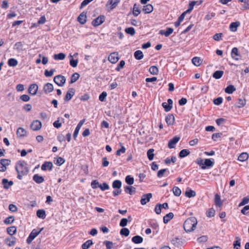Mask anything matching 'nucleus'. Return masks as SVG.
Here are the masks:
<instances>
[{
    "instance_id": "nucleus-1",
    "label": "nucleus",
    "mask_w": 249,
    "mask_h": 249,
    "mask_svg": "<svg viewBox=\"0 0 249 249\" xmlns=\"http://www.w3.org/2000/svg\"><path fill=\"white\" fill-rule=\"evenodd\" d=\"M15 169L18 173L17 178L22 179V177L27 175L29 170L27 163L24 160H19L16 163Z\"/></svg>"
},
{
    "instance_id": "nucleus-2",
    "label": "nucleus",
    "mask_w": 249,
    "mask_h": 249,
    "mask_svg": "<svg viewBox=\"0 0 249 249\" xmlns=\"http://www.w3.org/2000/svg\"><path fill=\"white\" fill-rule=\"evenodd\" d=\"M197 223V221L195 217H189L184 223V229L187 232H191L196 229Z\"/></svg>"
},
{
    "instance_id": "nucleus-3",
    "label": "nucleus",
    "mask_w": 249,
    "mask_h": 249,
    "mask_svg": "<svg viewBox=\"0 0 249 249\" xmlns=\"http://www.w3.org/2000/svg\"><path fill=\"white\" fill-rule=\"evenodd\" d=\"M43 230V228L40 229L38 231L36 229L33 230L26 240L27 243L28 244H31L32 241Z\"/></svg>"
},
{
    "instance_id": "nucleus-4",
    "label": "nucleus",
    "mask_w": 249,
    "mask_h": 249,
    "mask_svg": "<svg viewBox=\"0 0 249 249\" xmlns=\"http://www.w3.org/2000/svg\"><path fill=\"white\" fill-rule=\"evenodd\" d=\"M66 79L64 76L58 75L54 77L53 81L58 86L62 87L66 82Z\"/></svg>"
},
{
    "instance_id": "nucleus-5",
    "label": "nucleus",
    "mask_w": 249,
    "mask_h": 249,
    "mask_svg": "<svg viewBox=\"0 0 249 249\" xmlns=\"http://www.w3.org/2000/svg\"><path fill=\"white\" fill-rule=\"evenodd\" d=\"M106 17L104 15H100L92 21V25L94 27H97L102 24L105 21Z\"/></svg>"
},
{
    "instance_id": "nucleus-6",
    "label": "nucleus",
    "mask_w": 249,
    "mask_h": 249,
    "mask_svg": "<svg viewBox=\"0 0 249 249\" xmlns=\"http://www.w3.org/2000/svg\"><path fill=\"white\" fill-rule=\"evenodd\" d=\"M75 90L73 88H70L65 95L64 100L66 102L70 101L74 95Z\"/></svg>"
},
{
    "instance_id": "nucleus-7",
    "label": "nucleus",
    "mask_w": 249,
    "mask_h": 249,
    "mask_svg": "<svg viewBox=\"0 0 249 249\" xmlns=\"http://www.w3.org/2000/svg\"><path fill=\"white\" fill-rule=\"evenodd\" d=\"M42 126L41 122L38 120H34L31 124L30 127L34 131H38L40 130Z\"/></svg>"
},
{
    "instance_id": "nucleus-8",
    "label": "nucleus",
    "mask_w": 249,
    "mask_h": 249,
    "mask_svg": "<svg viewBox=\"0 0 249 249\" xmlns=\"http://www.w3.org/2000/svg\"><path fill=\"white\" fill-rule=\"evenodd\" d=\"M152 197V193H148L144 194L142 196L141 203L142 205H145L147 202L150 201V199Z\"/></svg>"
},
{
    "instance_id": "nucleus-9",
    "label": "nucleus",
    "mask_w": 249,
    "mask_h": 249,
    "mask_svg": "<svg viewBox=\"0 0 249 249\" xmlns=\"http://www.w3.org/2000/svg\"><path fill=\"white\" fill-rule=\"evenodd\" d=\"M173 103V100L171 99H168L167 100V103L166 102L162 103V106L166 112L169 111L172 108Z\"/></svg>"
},
{
    "instance_id": "nucleus-10",
    "label": "nucleus",
    "mask_w": 249,
    "mask_h": 249,
    "mask_svg": "<svg viewBox=\"0 0 249 249\" xmlns=\"http://www.w3.org/2000/svg\"><path fill=\"white\" fill-rule=\"evenodd\" d=\"M179 140V137L178 136L174 137L169 141L168 143V147L170 149L175 148L176 144L178 142Z\"/></svg>"
},
{
    "instance_id": "nucleus-11",
    "label": "nucleus",
    "mask_w": 249,
    "mask_h": 249,
    "mask_svg": "<svg viewBox=\"0 0 249 249\" xmlns=\"http://www.w3.org/2000/svg\"><path fill=\"white\" fill-rule=\"evenodd\" d=\"M85 121H86L85 119H84L81 120L78 124L77 126L76 127L75 130L74 131L73 134V137L74 140H76V139L77 137V135L79 133V130H80L81 126L83 125V124L85 123Z\"/></svg>"
},
{
    "instance_id": "nucleus-12",
    "label": "nucleus",
    "mask_w": 249,
    "mask_h": 249,
    "mask_svg": "<svg viewBox=\"0 0 249 249\" xmlns=\"http://www.w3.org/2000/svg\"><path fill=\"white\" fill-rule=\"evenodd\" d=\"M214 162L212 160V159H206L205 160L204 165L201 166L202 169L210 168L214 165Z\"/></svg>"
},
{
    "instance_id": "nucleus-13",
    "label": "nucleus",
    "mask_w": 249,
    "mask_h": 249,
    "mask_svg": "<svg viewBox=\"0 0 249 249\" xmlns=\"http://www.w3.org/2000/svg\"><path fill=\"white\" fill-rule=\"evenodd\" d=\"M53 167V163L51 161H45L42 165L41 169L42 171H46L47 169L49 171L52 170Z\"/></svg>"
},
{
    "instance_id": "nucleus-14",
    "label": "nucleus",
    "mask_w": 249,
    "mask_h": 249,
    "mask_svg": "<svg viewBox=\"0 0 249 249\" xmlns=\"http://www.w3.org/2000/svg\"><path fill=\"white\" fill-rule=\"evenodd\" d=\"M38 90V86L36 84H32L28 88V92L32 95H36Z\"/></svg>"
},
{
    "instance_id": "nucleus-15",
    "label": "nucleus",
    "mask_w": 249,
    "mask_h": 249,
    "mask_svg": "<svg viewBox=\"0 0 249 249\" xmlns=\"http://www.w3.org/2000/svg\"><path fill=\"white\" fill-rule=\"evenodd\" d=\"M53 86L52 84L47 83L44 85L43 90L46 94H48L53 91Z\"/></svg>"
},
{
    "instance_id": "nucleus-16",
    "label": "nucleus",
    "mask_w": 249,
    "mask_h": 249,
    "mask_svg": "<svg viewBox=\"0 0 249 249\" xmlns=\"http://www.w3.org/2000/svg\"><path fill=\"white\" fill-rule=\"evenodd\" d=\"M77 21L81 24H84L87 21L86 13L84 12L81 13L77 18Z\"/></svg>"
},
{
    "instance_id": "nucleus-17",
    "label": "nucleus",
    "mask_w": 249,
    "mask_h": 249,
    "mask_svg": "<svg viewBox=\"0 0 249 249\" xmlns=\"http://www.w3.org/2000/svg\"><path fill=\"white\" fill-rule=\"evenodd\" d=\"M165 121L168 125H173L175 123V117L173 114H169L165 118Z\"/></svg>"
},
{
    "instance_id": "nucleus-18",
    "label": "nucleus",
    "mask_w": 249,
    "mask_h": 249,
    "mask_svg": "<svg viewBox=\"0 0 249 249\" xmlns=\"http://www.w3.org/2000/svg\"><path fill=\"white\" fill-rule=\"evenodd\" d=\"M119 57L118 56V53H111L108 56V60L111 63H115L119 60Z\"/></svg>"
},
{
    "instance_id": "nucleus-19",
    "label": "nucleus",
    "mask_w": 249,
    "mask_h": 249,
    "mask_svg": "<svg viewBox=\"0 0 249 249\" xmlns=\"http://www.w3.org/2000/svg\"><path fill=\"white\" fill-rule=\"evenodd\" d=\"M1 183L5 189H8L10 186L13 185L14 182L12 180L8 181L7 179L3 178L2 179Z\"/></svg>"
},
{
    "instance_id": "nucleus-20",
    "label": "nucleus",
    "mask_w": 249,
    "mask_h": 249,
    "mask_svg": "<svg viewBox=\"0 0 249 249\" xmlns=\"http://www.w3.org/2000/svg\"><path fill=\"white\" fill-rule=\"evenodd\" d=\"M174 30L173 28L170 27H167L166 30L164 31L163 30H160L159 34L161 35H164L166 37L169 36L171 34L173 33Z\"/></svg>"
},
{
    "instance_id": "nucleus-21",
    "label": "nucleus",
    "mask_w": 249,
    "mask_h": 249,
    "mask_svg": "<svg viewBox=\"0 0 249 249\" xmlns=\"http://www.w3.org/2000/svg\"><path fill=\"white\" fill-rule=\"evenodd\" d=\"M171 242L175 247H178L182 245L181 239L178 237H174L171 240Z\"/></svg>"
},
{
    "instance_id": "nucleus-22",
    "label": "nucleus",
    "mask_w": 249,
    "mask_h": 249,
    "mask_svg": "<svg viewBox=\"0 0 249 249\" xmlns=\"http://www.w3.org/2000/svg\"><path fill=\"white\" fill-rule=\"evenodd\" d=\"M124 192L130 195H133L136 192V188L132 186H125L124 187Z\"/></svg>"
},
{
    "instance_id": "nucleus-23",
    "label": "nucleus",
    "mask_w": 249,
    "mask_h": 249,
    "mask_svg": "<svg viewBox=\"0 0 249 249\" xmlns=\"http://www.w3.org/2000/svg\"><path fill=\"white\" fill-rule=\"evenodd\" d=\"M240 23L239 21H235L231 22L230 25V30L231 32H236L237 30V28L240 26Z\"/></svg>"
},
{
    "instance_id": "nucleus-24",
    "label": "nucleus",
    "mask_w": 249,
    "mask_h": 249,
    "mask_svg": "<svg viewBox=\"0 0 249 249\" xmlns=\"http://www.w3.org/2000/svg\"><path fill=\"white\" fill-rule=\"evenodd\" d=\"M33 179L37 184H40L44 181V178L38 174L34 175L33 177Z\"/></svg>"
},
{
    "instance_id": "nucleus-25",
    "label": "nucleus",
    "mask_w": 249,
    "mask_h": 249,
    "mask_svg": "<svg viewBox=\"0 0 249 249\" xmlns=\"http://www.w3.org/2000/svg\"><path fill=\"white\" fill-rule=\"evenodd\" d=\"M246 104V100L245 98H239L235 106L238 108H242Z\"/></svg>"
},
{
    "instance_id": "nucleus-26",
    "label": "nucleus",
    "mask_w": 249,
    "mask_h": 249,
    "mask_svg": "<svg viewBox=\"0 0 249 249\" xmlns=\"http://www.w3.org/2000/svg\"><path fill=\"white\" fill-rule=\"evenodd\" d=\"M142 10L145 14L150 13L153 10V6L150 4H146L143 6Z\"/></svg>"
},
{
    "instance_id": "nucleus-27",
    "label": "nucleus",
    "mask_w": 249,
    "mask_h": 249,
    "mask_svg": "<svg viewBox=\"0 0 249 249\" xmlns=\"http://www.w3.org/2000/svg\"><path fill=\"white\" fill-rule=\"evenodd\" d=\"M36 215L38 218L44 219L46 218V212L44 209L38 210L36 212Z\"/></svg>"
},
{
    "instance_id": "nucleus-28",
    "label": "nucleus",
    "mask_w": 249,
    "mask_h": 249,
    "mask_svg": "<svg viewBox=\"0 0 249 249\" xmlns=\"http://www.w3.org/2000/svg\"><path fill=\"white\" fill-rule=\"evenodd\" d=\"M174 217V213L172 212H170L167 214H166L163 217V222L165 224H167L169 221H170Z\"/></svg>"
},
{
    "instance_id": "nucleus-29",
    "label": "nucleus",
    "mask_w": 249,
    "mask_h": 249,
    "mask_svg": "<svg viewBox=\"0 0 249 249\" xmlns=\"http://www.w3.org/2000/svg\"><path fill=\"white\" fill-rule=\"evenodd\" d=\"M214 197L215 205L217 206L221 207L223 204V201L221 200L220 196L217 194L215 195Z\"/></svg>"
},
{
    "instance_id": "nucleus-30",
    "label": "nucleus",
    "mask_w": 249,
    "mask_h": 249,
    "mask_svg": "<svg viewBox=\"0 0 249 249\" xmlns=\"http://www.w3.org/2000/svg\"><path fill=\"white\" fill-rule=\"evenodd\" d=\"M190 154V152L189 150L187 149H184L181 150L178 156L180 158H183L187 156H188Z\"/></svg>"
},
{
    "instance_id": "nucleus-31",
    "label": "nucleus",
    "mask_w": 249,
    "mask_h": 249,
    "mask_svg": "<svg viewBox=\"0 0 249 249\" xmlns=\"http://www.w3.org/2000/svg\"><path fill=\"white\" fill-rule=\"evenodd\" d=\"M132 241L135 244H140L143 241V238L140 235H136L132 238Z\"/></svg>"
},
{
    "instance_id": "nucleus-32",
    "label": "nucleus",
    "mask_w": 249,
    "mask_h": 249,
    "mask_svg": "<svg viewBox=\"0 0 249 249\" xmlns=\"http://www.w3.org/2000/svg\"><path fill=\"white\" fill-rule=\"evenodd\" d=\"M224 71H216L213 74V77L216 79H219L222 77Z\"/></svg>"
},
{
    "instance_id": "nucleus-33",
    "label": "nucleus",
    "mask_w": 249,
    "mask_h": 249,
    "mask_svg": "<svg viewBox=\"0 0 249 249\" xmlns=\"http://www.w3.org/2000/svg\"><path fill=\"white\" fill-rule=\"evenodd\" d=\"M192 61L194 65L197 67L200 66L202 62V59L198 57H193V59H192Z\"/></svg>"
},
{
    "instance_id": "nucleus-34",
    "label": "nucleus",
    "mask_w": 249,
    "mask_h": 249,
    "mask_svg": "<svg viewBox=\"0 0 249 249\" xmlns=\"http://www.w3.org/2000/svg\"><path fill=\"white\" fill-rule=\"evenodd\" d=\"M134 56L136 59L141 60L143 58V54L142 52L140 50H137L134 53Z\"/></svg>"
},
{
    "instance_id": "nucleus-35",
    "label": "nucleus",
    "mask_w": 249,
    "mask_h": 249,
    "mask_svg": "<svg viewBox=\"0 0 249 249\" xmlns=\"http://www.w3.org/2000/svg\"><path fill=\"white\" fill-rule=\"evenodd\" d=\"M17 134L20 137L25 136L26 135V131L22 127H19L17 130Z\"/></svg>"
},
{
    "instance_id": "nucleus-36",
    "label": "nucleus",
    "mask_w": 249,
    "mask_h": 249,
    "mask_svg": "<svg viewBox=\"0 0 249 249\" xmlns=\"http://www.w3.org/2000/svg\"><path fill=\"white\" fill-rule=\"evenodd\" d=\"M16 242V239L14 237H11L6 238V244L10 247L14 245Z\"/></svg>"
},
{
    "instance_id": "nucleus-37",
    "label": "nucleus",
    "mask_w": 249,
    "mask_h": 249,
    "mask_svg": "<svg viewBox=\"0 0 249 249\" xmlns=\"http://www.w3.org/2000/svg\"><path fill=\"white\" fill-rule=\"evenodd\" d=\"M236 89L234 87V86L232 85H229L227 86L225 89V91L226 93L228 94H231L234 91H235Z\"/></svg>"
},
{
    "instance_id": "nucleus-38",
    "label": "nucleus",
    "mask_w": 249,
    "mask_h": 249,
    "mask_svg": "<svg viewBox=\"0 0 249 249\" xmlns=\"http://www.w3.org/2000/svg\"><path fill=\"white\" fill-rule=\"evenodd\" d=\"M249 158V155L247 153L243 152L238 157V160L240 161H244Z\"/></svg>"
},
{
    "instance_id": "nucleus-39",
    "label": "nucleus",
    "mask_w": 249,
    "mask_h": 249,
    "mask_svg": "<svg viewBox=\"0 0 249 249\" xmlns=\"http://www.w3.org/2000/svg\"><path fill=\"white\" fill-rule=\"evenodd\" d=\"M66 54L63 53H60L58 54H55L53 55V58L55 60H64L66 57Z\"/></svg>"
},
{
    "instance_id": "nucleus-40",
    "label": "nucleus",
    "mask_w": 249,
    "mask_h": 249,
    "mask_svg": "<svg viewBox=\"0 0 249 249\" xmlns=\"http://www.w3.org/2000/svg\"><path fill=\"white\" fill-rule=\"evenodd\" d=\"M154 149L151 148L149 149L147 152V156L149 160H152L154 157Z\"/></svg>"
},
{
    "instance_id": "nucleus-41",
    "label": "nucleus",
    "mask_w": 249,
    "mask_h": 249,
    "mask_svg": "<svg viewBox=\"0 0 249 249\" xmlns=\"http://www.w3.org/2000/svg\"><path fill=\"white\" fill-rule=\"evenodd\" d=\"M93 244V242L91 240H88L82 244V249H88Z\"/></svg>"
},
{
    "instance_id": "nucleus-42",
    "label": "nucleus",
    "mask_w": 249,
    "mask_h": 249,
    "mask_svg": "<svg viewBox=\"0 0 249 249\" xmlns=\"http://www.w3.org/2000/svg\"><path fill=\"white\" fill-rule=\"evenodd\" d=\"M149 72L153 75H157L159 72L158 68L155 66H152L149 68Z\"/></svg>"
},
{
    "instance_id": "nucleus-43",
    "label": "nucleus",
    "mask_w": 249,
    "mask_h": 249,
    "mask_svg": "<svg viewBox=\"0 0 249 249\" xmlns=\"http://www.w3.org/2000/svg\"><path fill=\"white\" fill-rule=\"evenodd\" d=\"M7 232L10 235H14L17 232V228L15 226L8 227L7 228Z\"/></svg>"
},
{
    "instance_id": "nucleus-44",
    "label": "nucleus",
    "mask_w": 249,
    "mask_h": 249,
    "mask_svg": "<svg viewBox=\"0 0 249 249\" xmlns=\"http://www.w3.org/2000/svg\"><path fill=\"white\" fill-rule=\"evenodd\" d=\"M80 77V74L77 72L74 73L71 76L70 84L75 82Z\"/></svg>"
},
{
    "instance_id": "nucleus-45",
    "label": "nucleus",
    "mask_w": 249,
    "mask_h": 249,
    "mask_svg": "<svg viewBox=\"0 0 249 249\" xmlns=\"http://www.w3.org/2000/svg\"><path fill=\"white\" fill-rule=\"evenodd\" d=\"M185 195L186 196L189 198H191L194 197L196 195V193L195 191L190 189L189 190L186 191Z\"/></svg>"
},
{
    "instance_id": "nucleus-46",
    "label": "nucleus",
    "mask_w": 249,
    "mask_h": 249,
    "mask_svg": "<svg viewBox=\"0 0 249 249\" xmlns=\"http://www.w3.org/2000/svg\"><path fill=\"white\" fill-rule=\"evenodd\" d=\"M233 245L235 249H239L241 246V239L239 237H236V240L234 241Z\"/></svg>"
},
{
    "instance_id": "nucleus-47",
    "label": "nucleus",
    "mask_w": 249,
    "mask_h": 249,
    "mask_svg": "<svg viewBox=\"0 0 249 249\" xmlns=\"http://www.w3.org/2000/svg\"><path fill=\"white\" fill-rule=\"evenodd\" d=\"M18 64V62L17 59L15 58H10L8 60V65L10 67H15Z\"/></svg>"
},
{
    "instance_id": "nucleus-48",
    "label": "nucleus",
    "mask_w": 249,
    "mask_h": 249,
    "mask_svg": "<svg viewBox=\"0 0 249 249\" xmlns=\"http://www.w3.org/2000/svg\"><path fill=\"white\" fill-rule=\"evenodd\" d=\"M122 186V182L120 180H115L112 183V187L114 189H120Z\"/></svg>"
},
{
    "instance_id": "nucleus-49",
    "label": "nucleus",
    "mask_w": 249,
    "mask_h": 249,
    "mask_svg": "<svg viewBox=\"0 0 249 249\" xmlns=\"http://www.w3.org/2000/svg\"><path fill=\"white\" fill-rule=\"evenodd\" d=\"M141 13V10L137 4H134L133 6V14L134 16L137 17Z\"/></svg>"
},
{
    "instance_id": "nucleus-50",
    "label": "nucleus",
    "mask_w": 249,
    "mask_h": 249,
    "mask_svg": "<svg viewBox=\"0 0 249 249\" xmlns=\"http://www.w3.org/2000/svg\"><path fill=\"white\" fill-rule=\"evenodd\" d=\"M120 233L121 235L127 237L129 235L130 231L128 229L124 227L120 230Z\"/></svg>"
},
{
    "instance_id": "nucleus-51",
    "label": "nucleus",
    "mask_w": 249,
    "mask_h": 249,
    "mask_svg": "<svg viewBox=\"0 0 249 249\" xmlns=\"http://www.w3.org/2000/svg\"><path fill=\"white\" fill-rule=\"evenodd\" d=\"M125 32L126 34L130 35L131 36H134L135 33V29L133 27H128L125 29Z\"/></svg>"
},
{
    "instance_id": "nucleus-52",
    "label": "nucleus",
    "mask_w": 249,
    "mask_h": 249,
    "mask_svg": "<svg viewBox=\"0 0 249 249\" xmlns=\"http://www.w3.org/2000/svg\"><path fill=\"white\" fill-rule=\"evenodd\" d=\"M125 182L129 185H131L134 183V178L130 175H128L125 178Z\"/></svg>"
},
{
    "instance_id": "nucleus-53",
    "label": "nucleus",
    "mask_w": 249,
    "mask_h": 249,
    "mask_svg": "<svg viewBox=\"0 0 249 249\" xmlns=\"http://www.w3.org/2000/svg\"><path fill=\"white\" fill-rule=\"evenodd\" d=\"M120 1V0H109L108 2L111 5V9H113L117 6Z\"/></svg>"
},
{
    "instance_id": "nucleus-54",
    "label": "nucleus",
    "mask_w": 249,
    "mask_h": 249,
    "mask_svg": "<svg viewBox=\"0 0 249 249\" xmlns=\"http://www.w3.org/2000/svg\"><path fill=\"white\" fill-rule=\"evenodd\" d=\"M231 55V57L233 59H234L236 60H238L239 59L238 58H235L233 56V55H235L236 56L239 55V54L238 53V50L236 47H234L232 49Z\"/></svg>"
},
{
    "instance_id": "nucleus-55",
    "label": "nucleus",
    "mask_w": 249,
    "mask_h": 249,
    "mask_svg": "<svg viewBox=\"0 0 249 249\" xmlns=\"http://www.w3.org/2000/svg\"><path fill=\"white\" fill-rule=\"evenodd\" d=\"M173 192L175 196H179L181 195V191L178 187L175 186L173 188Z\"/></svg>"
},
{
    "instance_id": "nucleus-56",
    "label": "nucleus",
    "mask_w": 249,
    "mask_h": 249,
    "mask_svg": "<svg viewBox=\"0 0 249 249\" xmlns=\"http://www.w3.org/2000/svg\"><path fill=\"white\" fill-rule=\"evenodd\" d=\"M15 217L14 216H10L4 220V223L7 225L11 224L13 223Z\"/></svg>"
},
{
    "instance_id": "nucleus-57",
    "label": "nucleus",
    "mask_w": 249,
    "mask_h": 249,
    "mask_svg": "<svg viewBox=\"0 0 249 249\" xmlns=\"http://www.w3.org/2000/svg\"><path fill=\"white\" fill-rule=\"evenodd\" d=\"M55 71L54 69H52L50 71L46 70L44 72V75L46 77H51L53 75L54 72Z\"/></svg>"
},
{
    "instance_id": "nucleus-58",
    "label": "nucleus",
    "mask_w": 249,
    "mask_h": 249,
    "mask_svg": "<svg viewBox=\"0 0 249 249\" xmlns=\"http://www.w3.org/2000/svg\"><path fill=\"white\" fill-rule=\"evenodd\" d=\"M125 63L124 60H121L119 64H118L117 67L115 68V70L117 71H120V70L124 68Z\"/></svg>"
},
{
    "instance_id": "nucleus-59",
    "label": "nucleus",
    "mask_w": 249,
    "mask_h": 249,
    "mask_svg": "<svg viewBox=\"0 0 249 249\" xmlns=\"http://www.w3.org/2000/svg\"><path fill=\"white\" fill-rule=\"evenodd\" d=\"M22 48H23V45H22L21 42H18L16 43L14 45V49L15 50H18V51H20L22 50V49H23Z\"/></svg>"
},
{
    "instance_id": "nucleus-60",
    "label": "nucleus",
    "mask_w": 249,
    "mask_h": 249,
    "mask_svg": "<svg viewBox=\"0 0 249 249\" xmlns=\"http://www.w3.org/2000/svg\"><path fill=\"white\" fill-rule=\"evenodd\" d=\"M0 163L1 165H9L11 163V160L9 159H2L0 160Z\"/></svg>"
},
{
    "instance_id": "nucleus-61",
    "label": "nucleus",
    "mask_w": 249,
    "mask_h": 249,
    "mask_svg": "<svg viewBox=\"0 0 249 249\" xmlns=\"http://www.w3.org/2000/svg\"><path fill=\"white\" fill-rule=\"evenodd\" d=\"M223 36L222 33H216L213 36V38L215 41H219L222 39Z\"/></svg>"
},
{
    "instance_id": "nucleus-62",
    "label": "nucleus",
    "mask_w": 249,
    "mask_h": 249,
    "mask_svg": "<svg viewBox=\"0 0 249 249\" xmlns=\"http://www.w3.org/2000/svg\"><path fill=\"white\" fill-rule=\"evenodd\" d=\"M107 96V93L106 91H103L99 96V100L101 102H104Z\"/></svg>"
},
{
    "instance_id": "nucleus-63",
    "label": "nucleus",
    "mask_w": 249,
    "mask_h": 249,
    "mask_svg": "<svg viewBox=\"0 0 249 249\" xmlns=\"http://www.w3.org/2000/svg\"><path fill=\"white\" fill-rule=\"evenodd\" d=\"M65 161V160L62 157H58L56 161H54L55 164L58 166H60L63 164Z\"/></svg>"
},
{
    "instance_id": "nucleus-64",
    "label": "nucleus",
    "mask_w": 249,
    "mask_h": 249,
    "mask_svg": "<svg viewBox=\"0 0 249 249\" xmlns=\"http://www.w3.org/2000/svg\"><path fill=\"white\" fill-rule=\"evenodd\" d=\"M78 63V59H74L73 58H72L70 60V65L73 68L76 67Z\"/></svg>"
}]
</instances>
